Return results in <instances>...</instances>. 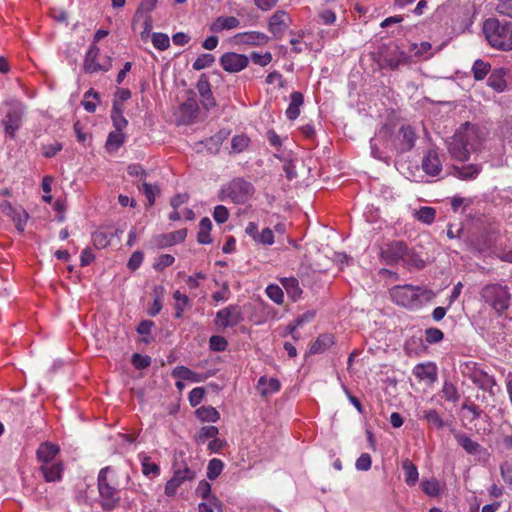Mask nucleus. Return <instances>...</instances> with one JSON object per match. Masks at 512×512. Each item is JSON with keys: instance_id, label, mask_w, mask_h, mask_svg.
<instances>
[{"instance_id": "423d86ee", "label": "nucleus", "mask_w": 512, "mask_h": 512, "mask_svg": "<svg viewBox=\"0 0 512 512\" xmlns=\"http://www.w3.org/2000/svg\"><path fill=\"white\" fill-rule=\"evenodd\" d=\"M482 297L497 312L506 310L509 305V294L505 287L500 285H488L482 290Z\"/></svg>"}, {"instance_id": "c85d7f7f", "label": "nucleus", "mask_w": 512, "mask_h": 512, "mask_svg": "<svg viewBox=\"0 0 512 512\" xmlns=\"http://www.w3.org/2000/svg\"><path fill=\"white\" fill-rule=\"evenodd\" d=\"M114 235H118V230L115 232L107 230H98L92 235V241L96 248L102 249L109 245L111 238Z\"/></svg>"}, {"instance_id": "052dcab7", "label": "nucleus", "mask_w": 512, "mask_h": 512, "mask_svg": "<svg viewBox=\"0 0 512 512\" xmlns=\"http://www.w3.org/2000/svg\"><path fill=\"white\" fill-rule=\"evenodd\" d=\"M196 493L198 496H200L201 498L209 501V499H211V485L209 482L205 481V480H202L199 482L197 488H196Z\"/></svg>"}, {"instance_id": "4468645a", "label": "nucleus", "mask_w": 512, "mask_h": 512, "mask_svg": "<svg viewBox=\"0 0 512 512\" xmlns=\"http://www.w3.org/2000/svg\"><path fill=\"white\" fill-rule=\"evenodd\" d=\"M398 136V150L400 152L410 151L414 147L417 136L415 130L411 126H402L399 129Z\"/></svg>"}, {"instance_id": "72a5a7b5", "label": "nucleus", "mask_w": 512, "mask_h": 512, "mask_svg": "<svg viewBox=\"0 0 512 512\" xmlns=\"http://www.w3.org/2000/svg\"><path fill=\"white\" fill-rule=\"evenodd\" d=\"M281 283L285 288L287 294L293 299L296 300L302 294V290L299 286V282L294 277L283 278L281 279Z\"/></svg>"}, {"instance_id": "4be33fe9", "label": "nucleus", "mask_w": 512, "mask_h": 512, "mask_svg": "<svg viewBox=\"0 0 512 512\" xmlns=\"http://www.w3.org/2000/svg\"><path fill=\"white\" fill-rule=\"evenodd\" d=\"M240 21L234 16H219L211 24L210 29L214 32H221L223 30H231L239 27Z\"/></svg>"}, {"instance_id": "0e129e2a", "label": "nucleus", "mask_w": 512, "mask_h": 512, "mask_svg": "<svg viewBox=\"0 0 512 512\" xmlns=\"http://www.w3.org/2000/svg\"><path fill=\"white\" fill-rule=\"evenodd\" d=\"M174 257L170 254L161 255L154 264V268L158 271L163 270L164 268L170 266L174 262Z\"/></svg>"}, {"instance_id": "1a4fd4ad", "label": "nucleus", "mask_w": 512, "mask_h": 512, "mask_svg": "<svg viewBox=\"0 0 512 512\" xmlns=\"http://www.w3.org/2000/svg\"><path fill=\"white\" fill-rule=\"evenodd\" d=\"M249 59L243 54L227 52L220 58L223 69L230 73H237L247 67Z\"/></svg>"}, {"instance_id": "6e6d98bb", "label": "nucleus", "mask_w": 512, "mask_h": 512, "mask_svg": "<svg viewBox=\"0 0 512 512\" xmlns=\"http://www.w3.org/2000/svg\"><path fill=\"white\" fill-rule=\"evenodd\" d=\"M132 364L136 369H144L151 364V358L148 355L135 353L132 356Z\"/></svg>"}, {"instance_id": "c756f323", "label": "nucleus", "mask_w": 512, "mask_h": 512, "mask_svg": "<svg viewBox=\"0 0 512 512\" xmlns=\"http://www.w3.org/2000/svg\"><path fill=\"white\" fill-rule=\"evenodd\" d=\"M125 135L122 130L112 131L109 133L105 147L108 152L112 153L117 151L124 143Z\"/></svg>"}, {"instance_id": "8fccbe9b", "label": "nucleus", "mask_w": 512, "mask_h": 512, "mask_svg": "<svg viewBox=\"0 0 512 512\" xmlns=\"http://www.w3.org/2000/svg\"><path fill=\"white\" fill-rule=\"evenodd\" d=\"M142 186H143L146 198L148 200V205L152 206L155 202L156 195L160 193V189L157 185H151L146 182H144L142 184Z\"/></svg>"}, {"instance_id": "f3484780", "label": "nucleus", "mask_w": 512, "mask_h": 512, "mask_svg": "<svg viewBox=\"0 0 512 512\" xmlns=\"http://www.w3.org/2000/svg\"><path fill=\"white\" fill-rule=\"evenodd\" d=\"M422 168L431 176H436L440 173L442 165L436 151H428L422 161Z\"/></svg>"}, {"instance_id": "774afa93", "label": "nucleus", "mask_w": 512, "mask_h": 512, "mask_svg": "<svg viewBox=\"0 0 512 512\" xmlns=\"http://www.w3.org/2000/svg\"><path fill=\"white\" fill-rule=\"evenodd\" d=\"M500 470L504 482L512 489V466L509 464H503L501 465Z\"/></svg>"}, {"instance_id": "cd10ccee", "label": "nucleus", "mask_w": 512, "mask_h": 512, "mask_svg": "<svg viewBox=\"0 0 512 512\" xmlns=\"http://www.w3.org/2000/svg\"><path fill=\"white\" fill-rule=\"evenodd\" d=\"M334 344V337L331 334L320 335L310 347V353H322Z\"/></svg>"}, {"instance_id": "c9c22d12", "label": "nucleus", "mask_w": 512, "mask_h": 512, "mask_svg": "<svg viewBox=\"0 0 512 512\" xmlns=\"http://www.w3.org/2000/svg\"><path fill=\"white\" fill-rule=\"evenodd\" d=\"M436 215V210L432 207H421L418 210H414L413 216L424 224L430 225Z\"/></svg>"}, {"instance_id": "338daca9", "label": "nucleus", "mask_w": 512, "mask_h": 512, "mask_svg": "<svg viewBox=\"0 0 512 512\" xmlns=\"http://www.w3.org/2000/svg\"><path fill=\"white\" fill-rule=\"evenodd\" d=\"M496 10L498 13L512 18V0H500Z\"/></svg>"}, {"instance_id": "9b49d317", "label": "nucleus", "mask_w": 512, "mask_h": 512, "mask_svg": "<svg viewBox=\"0 0 512 512\" xmlns=\"http://www.w3.org/2000/svg\"><path fill=\"white\" fill-rule=\"evenodd\" d=\"M288 22V14L283 10H278L269 18V31L274 35L275 38L279 39L288 28Z\"/></svg>"}, {"instance_id": "69168bd1", "label": "nucleus", "mask_w": 512, "mask_h": 512, "mask_svg": "<svg viewBox=\"0 0 512 512\" xmlns=\"http://www.w3.org/2000/svg\"><path fill=\"white\" fill-rule=\"evenodd\" d=\"M256 242L264 245H271L274 242L273 231L270 228H265L257 236Z\"/></svg>"}, {"instance_id": "4d7b16f0", "label": "nucleus", "mask_w": 512, "mask_h": 512, "mask_svg": "<svg viewBox=\"0 0 512 512\" xmlns=\"http://www.w3.org/2000/svg\"><path fill=\"white\" fill-rule=\"evenodd\" d=\"M250 58L253 63L259 66H266L272 61V54L270 52H266L264 54H259L257 52H252Z\"/></svg>"}, {"instance_id": "a19ab883", "label": "nucleus", "mask_w": 512, "mask_h": 512, "mask_svg": "<svg viewBox=\"0 0 512 512\" xmlns=\"http://www.w3.org/2000/svg\"><path fill=\"white\" fill-rule=\"evenodd\" d=\"M173 298L175 300V317L180 318L182 316V312L185 306L188 305L189 299L185 294L180 293V291H175L173 294Z\"/></svg>"}, {"instance_id": "e2e57ef3", "label": "nucleus", "mask_w": 512, "mask_h": 512, "mask_svg": "<svg viewBox=\"0 0 512 512\" xmlns=\"http://www.w3.org/2000/svg\"><path fill=\"white\" fill-rule=\"evenodd\" d=\"M213 217L219 224L226 222L229 217L228 209L223 205L216 206L214 209Z\"/></svg>"}, {"instance_id": "4c0bfd02", "label": "nucleus", "mask_w": 512, "mask_h": 512, "mask_svg": "<svg viewBox=\"0 0 512 512\" xmlns=\"http://www.w3.org/2000/svg\"><path fill=\"white\" fill-rule=\"evenodd\" d=\"M472 71H473V76H474L475 80H478V81L483 80L487 76L488 72L490 71V64L487 62H484L481 59H478L474 62Z\"/></svg>"}, {"instance_id": "7ed1b4c3", "label": "nucleus", "mask_w": 512, "mask_h": 512, "mask_svg": "<svg viewBox=\"0 0 512 512\" xmlns=\"http://www.w3.org/2000/svg\"><path fill=\"white\" fill-rule=\"evenodd\" d=\"M483 33L489 44L503 51L512 50V24L489 18L483 23Z\"/></svg>"}, {"instance_id": "b1692460", "label": "nucleus", "mask_w": 512, "mask_h": 512, "mask_svg": "<svg viewBox=\"0 0 512 512\" xmlns=\"http://www.w3.org/2000/svg\"><path fill=\"white\" fill-rule=\"evenodd\" d=\"M172 376L176 379L192 383L202 382L204 377L185 366H177L172 370Z\"/></svg>"}, {"instance_id": "864d4df0", "label": "nucleus", "mask_w": 512, "mask_h": 512, "mask_svg": "<svg viewBox=\"0 0 512 512\" xmlns=\"http://www.w3.org/2000/svg\"><path fill=\"white\" fill-rule=\"evenodd\" d=\"M444 335L440 329L429 328L425 330V339L429 344L438 343L443 339Z\"/></svg>"}, {"instance_id": "49530a36", "label": "nucleus", "mask_w": 512, "mask_h": 512, "mask_svg": "<svg viewBox=\"0 0 512 512\" xmlns=\"http://www.w3.org/2000/svg\"><path fill=\"white\" fill-rule=\"evenodd\" d=\"M152 43L159 50H166L170 45V39L167 34L153 33Z\"/></svg>"}, {"instance_id": "2f4dec72", "label": "nucleus", "mask_w": 512, "mask_h": 512, "mask_svg": "<svg viewBox=\"0 0 512 512\" xmlns=\"http://www.w3.org/2000/svg\"><path fill=\"white\" fill-rule=\"evenodd\" d=\"M404 470L405 482L409 486H414L419 479V473L417 467L408 459L402 463Z\"/></svg>"}, {"instance_id": "2eb2a0df", "label": "nucleus", "mask_w": 512, "mask_h": 512, "mask_svg": "<svg viewBox=\"0 0 512 512\" xmlns=\"http://www.w3.org/2000/svg\"><path fill=\"white\" fill-rule=\"evenodd\" d=\"M482 171L480 164L453 166V175L461 180H474Z\"/></svg>"}, {"instance_id": "5fc2aeb1", "label": "nucleus", "mask_w": 512, "mask_h": 512, "mask_svg": "<svg viewBox=\"0 0 512 512\" xmlns=\"http://www.w3.org/2000/svg\"><path fill=\"white\" fill-rule=\"evenodd\" d=\"M210 349L213 351H224L227 347V341L224 337L219 335H213L209 341Z\"/></svg>"}, {"instance_id": "3c124183", "label": "nucleus", "mask_w": 512, "mask_h": 512, "mask_svg": "<svg viewBox=\"0 0 512 512\" xmlns=\"http://www.w3.org/2000/svg\"><path fill=\"white\" fill-rule=\"evenodd\" d=\"M473 382L479 384L482 389H491L496 385L495 379L488 374H481L479 378L474 375Z\"/></svg>"}, {"instance_id": "bb28decb", "label": "nucleus", "mask_w": 512, "mask_h": 512, "mask_svg": "<svg viewBox=\"0 0 512 512\" xmlns=\"http://www.w3.org/2000/svg\"><path fill=\"white\" fill-rule=\"evenodd\" d=\"M111 119L113 121V126L117 130H123L127 125L128 121L123 116V105H121L117 100H114Z\"/></svg>"}, {"instance_id": "c03bdc74", "label": "nucleus", "mask_w": 512, "mask_h": 512, "mask_svg": "<svg viewBox=\"0 0 512 512\" xmlns=\"http://www.w3.org/2000/svg\"><path fill=\"white\" fill-rule=\"evenodd\" d=\"M215 61V58L212 54L205 53L200 55L193 63V68L195 70H202L207 67H210Z\"/></svg>"}, {"instance_id": "e433bc0d", "label": "nucleus", "mask_w": 512, "mask_h": 512, "mask_svg": "<svg viewBox=\"0 0 512 512\" xmlns=\"http://www.w3.org/2000/svg\"><path fill=\"white\" fill-rule=\"evenodd\" d=\"M164 294L163 286H155L153 289L154 302L152 306L148 309V315L154 317L161 310L162 304L160 298Z\"/></svg>"}, {"instance_id": "9d476101", "label": "nucleus", "mask_w": 512, "mask_h": 512, "mask_svg": "<svg viewBox=\"0 0 512 512\" xmlns=\"http://www.w3.org/2000/svg\"><path fill=\"white\" fill-rule=\"evenodd\" d=\"M99 55V48L92 44L84 59V70L86 73H95L98 71H108L112 67L111 58L104 64H99L96 59Z\"/></svg>"}, {"instance_id": "f8f14e48", "label": "nucleus", "mask_w": 512, "mask_h": 512, "mask_svg": "<svg viewBox=\"0 0 512 512\" xmlns=\"http://www.w3.org/2000/svg\"><path fill=\"white\" fill-rule=\"evenodd\" d=\"M22 107L13 106L3 120L4 130L7 135L14 137L15 132L19 129L22 120Z\"/></svg>"}, {"instance_id": "09e8293b", "label": "nucleus", "mask_w": 512, "mask_h": 512, "mask_svg": "<svg viewBox=\"0 0 512 512\" xmlns=\"http://www.w3.org/2000/svg\"><path fill=\"white\" fill-rule=\"evenodd\" d=\"M249 138L244 135H237L233 137L231 147L233 151L240 153L248 147Z\"/></svg>"}, {"instance_id": "dca6fc26", "label": "nucleus", "mask_w": 512, "mask_h": 512, "mask_svg": "<svg viewBox=\"0 0 512 512\" xmlns=\"http://www.w3.org/2000/svg\"><path fill=\"white\" fill-rule=\"evenodd\" d=\"M281 388L280 382L277 378L261 376L257 383V390L262 397L278 392Z\"/></svg>"}, {"instance_id": "412c9836", "label": "nucleus", "mask_w": 512, "mask_h": 512, "mask_svg": "<svg viewBox=\"0 0 512 512\" xmlns=\"http://www.w3.org/2000/svg\"><path fill=\"white\" fill-rule=\"evenodd\" d=\"M59 452V446L53 443H42L37 450V458L43 465L51 462Z\"/></svg>"}, {"instance_id": "f03ea898", "label": "nucleus", "mask_w": 512, "mask_h": 512, "mask_svg": "<svg viewBox=\"0 0 512 512\" xmlns=\"http://www.w3.org/2000/svg\"><path fill=\"white\" fill-rule=\"evenodd\" d=\"M394 303L409 310L420 309L436 296L434 291L422 286L396 285L389 290Z\"/></svg>"}, {"instance_id": "7c9ffc66", "label": "nucleus", "mask_w": 512, "mask_h": 512, "mask_svg": "<svg viewBox=\"0 0 512 512\" xmlns=\"http://www.w3.org/2000/svg\"><path fill=\"white\" fill-rule=\"evenodd\" d=\"M196 417L202 422H217L220 419L219 412L211 406H202L195 411Z\"/></svg>"}, {"instance_id": "0eeeda50", "label": "nucleus", "mask_w": 512, "mask_h": 512, "mask_svg": "<svg viewBox=\"0 0 512 512\" xmlns=\"http://www.w3.org/2000/svg\"><path fill=\"white\" fill-rule=\"evenodd\" d=\"M195 478V472L187 466L174 471L172 477L166 482L164 493L168 497H173L181 485Z\"/></svg>"}, {"instance_id": "ea45409f", "label": "nucleus", "mask_w": 512, "mask_h": 512, "mask_svg": "<svg viewBox=\"0 0 512 512\" xmlns=\"http://www.w3.org/2000/svg\"><path fill=\"white\" fill-rule=\"evenodd\" d=\"M9 217H11L15 223L17 230L23 232L29 217L28 213L24 210H15L14 213L9 215Z\"/></svg>"}, {"instance_id": "5701e85b", "label": "nucleus", "mask_w": 512, "mask_h": 512, "mask_svg": "<svg viewBox=\"0 0 512 512\" xmlns=\"http://www.w3.org/2000/svg\"><path fill=\"white\" fill-rule=\"evenodd\" d=\"M506 70L504 68L494 69L488 77V85L498 92H502L507 87L505 80Z\"/></svg>"}, {"instance_id": "a211bd4d", "label": "nucleus", "mask_w": 512, "mask_h": 512, "mask_svg": "<svg viewBox=\"0 0 512 512\" xmlns=\"http://www.w3.org/2000/svg\"><path fill=\"white\" fill-rule=\"evenodd\" d=\"M236 38L238 42L252 46L264 45L269 41L266 34L257 31L240 33L236 35Z\"/></svg>"}, {"instance_id": "aec40b11", "label": "nucleus", "mask_w": 512, "mask_h": 512, "mask_svg": "<svg viewBox=\"0 0 512 512\" xmlns=\"http://www.w3.org/2000/svg\"><path fill=\"white\" fill-rule=\"evenodd\" d=\"M138 459L141 463L142 473L144 476L152 479L160 475L159 465L153 462L149 455L142 452L138 455Z\"/></svg>"}, {"instance_id": "20e7f679", "label": "nucleus", "mask_w": 512, "mask_h": 512, "mask_svg": "<svg viewBox=\"0 0 512 512\" xmlns=\"http://www.w3.org/2000/svg\"><path fill=\"white\" fill-rule=\"evenodd\" d=\"M98 491L100 505L104 510H114L120 501L119 492L115 487L114 471L107 466L98 474Z\"/></svg>"}, {"instance_id": "473e14b6", "label": "nucleus", "mask_w": 512, "mask_h": 512, "mask_svg": "<svg viewBox=\"0 0 512 512\" xmlns=\"http://www.w3.org/2000/svg\"><path fill=\"white\" fill-rule=\"evenodd\" d=\"M212 229V222L208 217L203 218L199 224V231L197 240L200 244H210L212 238L210 237V231Z\"/></svg>"}, {"instance_id": "f257e3e1", "label": "nucleus", "mask_w": 512, "mask_h": 512, "mask_svg": "<svg viewBox=\"0 0 512 512\" xmlns=\"http://www.w3.org/2000/svg\"><path fill=\"white\" fill-rule=\"evenodd\" d=\"M484 140V132L476 125L466 122L448 142V151L452 158L465 162L472 152H476Z\"/></svg>"}, {"instance_id": "de8ad7c7", "label": "nucleus", "mask_w": 512, "mask_h": 512, "mask_svg": "<svg viewBox=\"0 0 512 512\" xmlns=\"http://www.w3.org/2000/svg\"><path fill=\"white\" fill-rule=\"evenodd\" d=\"M219 430L216 426H204L197 434V441L204 442L206 439L215 438Z\"/></svg>"}, {"instance_id": "39448f33", "label": "nucleus", "mask_w": 512, "mask_h": 512, "mask_svg": "<svg viewBox=\"0 0 512 512\" xmlns=\"http://www.w3.org/2000/svg\"><path fill=\"white\" fill-rule=\"evenodd\" d=\"M253 192L251 183L243 179H234L222 190L221 199H230L233 203L244 204L252 197Z\"/></svg>"}, {"instance_id": "6ab92c4d", "label": "nucleus", "mask_w": 512, "mask_h": 512, "mask_svg": "<svg viewBox=\"0 0 512 512\" xmlns=\"http://www.w3.org/2000/svg\"><path fill=\"white\" fill-rule=\"evenodd\" d=\"M413 373L419 380L435 381L437 378V367L432 362L421 363L414 367Z\"/></svg>"}, {"instance_id": "a18cd8bd", "label": "nucleus", "mask_w": 512, "mask_h": 512, "mask_svg": "<svg viewBox=\"0 0 512 512\" xmlns=\"http://www.w3.org/2000/svg\"><path fill=\"white\" fill-rule=\"evenodd\" d=\"M221 507L222 505L219 499L213 496L209 501L199 503L198 512H215V509L220 510Z\"/></svg>"}, {"instance_id": "6e6552de", "label": "nucleus", "mask_w": 512, "mask_h": 512, "mask_svg": "<svg viewBox=\"0 0 512 512\" xmlns=\"http://www.w3.org/2000/svg\"><path fill=\"white\" fill-rule=\"evenodd\" d=\"M407 245L403 241H392L385 244L380 251L381 258L386 264L391 265L404 259L407 255Z\"/></svg>"}, {"instance_id": "79ce46f5", "label": "nucleus", "mask_w": 512, "mask_h": 512, "mask_svg": "<svg viewBox=\"0 0 512 512\" xmlns=\"http://www.w3.org/2000/svg\"><path fill=\"white\" fill-rule=\"evenodd\" d=\"M423 417L429 424H431L432 426H434L437 429H440L444 426V422H443L442 418L437 413V411L434 409H429V410L424 411Z\"/></svg>"}, {"instance_id": "603ef678", "label": "nucleus", "mask_w": 512, "mask_h": 512, "mask_svg": "<svg viewBox=\"0 0 512 512\" xmlns=\"http://www.w3.org/2000/svg\"><path fill=\"white\" fill-rule=\"evenodd\" d=\"M153 322H140L137 326V332L142 336L141 341L149 343L151 338L149 337L152 330Z\"/></svg>"}, {"instance_id": "393cba45", "label": "nucleus", "mask_w": 512, "mask_h": 512, "mask_svg": "<svg viewBox=\"0 0 512 512\" xmlns=\"http://www.w3.org/2000/svg\"><path fill=\"white\" fill-rule=\"evenodd\" d=\"M44 478L48 482L59 481L62 477L63 467L61 463L45 464L40 468Z\"/></svg>"}, {"instance_id": "ddd939ff", "label": "nucleus", "mask_w": 512, "mask_h": 512, "mask_svg": "<svg viewBox=\"0 0 512 512\" xmlns=\"http://www.w3.org/2000/svg\"><path fill=\"white\" fill-rule=\"evenodd\" d=\"M197 90L201 97V104L206 109L209 110L216 105L215 99L212 95L210 83L205 74H202L197 82Z\"/></svg>"}, {"instance_id": "a878e982", "label": "nucleus", "mask_w": 512, "mask_h": 512, "mask_svg": "<svg viewBox=\"0 0 512 512\" xmlns=\"http://www.w3.org/2000/svg\"><path fill=\"white\" fill-rule=\"evenodd\" d=\"M304 98L302 93L293 92L291 102L286 110V116L290 120H295L300 114V107L303 105Z\"/></svg>"}, {"instance_id": "58836bf2", "label": "nucleus", "mask_w": 512, "mask_h": 512, "mask_svg": "<svg viewBox=\"0 0 512 512\" xmlns=\"http://www.w3.org/2000/svg\"><path fill=\"white\" fill-rule=\"evenodd\" d=\"M223 467V462L220 459H211L207 467V477L210 480L216 479L221 474Z\"/></svg>"}, {"instance_id": "f704fd0d", "label": "nucleus", "mask_w": 512, "mask_h": 512, "mask_svg": "<svg viewBox=\"0 0 512 512\" xmlns=\"http://www.w3.org/2000/svg\"><path fill=\"white\" fill-rule=\"evenodd\" d=\"M455 438L458 444L469 454H475L478 452L480 445L473 441L470 437L463 433H457Z\"/></svg>"}, {"instance_id": "680f3d73", "label": "nucleus", "mask_w": 512, "mask_h": 512, "mask_svg": "<svg viewBox=\"0 0 512 512\" xmlns=\"http://www.w3.org/2000/svg\"><path fill=\"white\" fill-rule=\"evenodd\" d=\"M372 464L371 456L368 453H363L356 460L355 466L359 471H367Z\"/></svg>"}, {"instance_id": "bf43d9fd", "label": "nucleus", "mask_w": 512, "mask_h": 512, "mask_svg": "<svg viewBox=\"0 0 512 512\" xmlns=\"http://www.w3.org/2000/svg\"><path fill=\"white\" fill-rule=\"evenodd\" d=\"M266 293L268 297L273 300L275 303H282L283 301V291L278 285H269L266 289Z\"/></svg>"}, {"instance_id": "37998d69", "label": "nucleus", "mask_w": 512, "mask_h": 512, "mask_svg": "<svg viewBox=\"0 0 512 512\" xmlns=\"http://www.w3.org/2000/svg\"><path fill=\"white\" fill-rule=\"evenodd\" d=\"M403 262L406 266L418 269L425 266L424 260H422L415 252L409 251V249H407V255H405Z\"/></svg>"}, {"instance_id": "13d9d810", "label": "nucleus", "mask_w": 512, "mask_h": 512, "mask_svg": "<svg viewBox=\"0 0 512 512\" xmlns=\"http://www.w3.org/2000/svg\"><path fill=\"white\" fill-rule=\"evenodd\" d=\"M205 394V390L202 387H196L189 393V402L192 407H196L201 403Z\"/></svg>"}]
</instances>
